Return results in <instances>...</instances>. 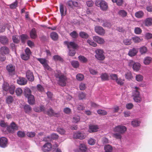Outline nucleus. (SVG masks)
Listing matches in <instances>:
<instances>
[{
    "label": "nucleus",
    "mask_w": 152,
    "mask_h": 152,
    "mask_svg": "<svg viewBox=\"0 0 152 152\" xmlns=\"http://www.w3.org/2000/svg\"><path fill=\"white\" fill-rule=\"evenodd\" d=\"M80 149L82 152H85L87 150V148L84 144H80Z\"/></svg>",
    "instance_id": "obj_49"
},
{
    "label": "nucleus",
    "mask_w": 152,
    "mask_h": 152,
    "mask_svg": "<svg viewBox=\"0 0 152 152\" xmlns=\"http://www.w3.org/2000/svg\"><path fill=\"white\" fill-rule=\"evenodd\" d=\"M54 110L52 108H50L49 110L46 112V113L50 116H53L54 113Z\"/></svg>",
    "instance_id": "obj_54"
},
{
    "label": "nucleus",
    "mask_w": 152,
    "mask_h": 152,
    "mask_svg": "<svg viewBox=\"0 0 152 152\" xmlns=\"http://www.w3.org/2000/svg\"><path fill=\"white\" fill-rule=\"evenodd\" d=\"M133 99L134 101L137 103H140L141 102L142 100V97L140 95L133 97Z\"/></svg>",
    "instance_id": "obj_44"
},
{
    "label": "nucleus",
    "mask_w": 152,
    "mask_h": 152,
    "mask_svg": "<svg viewBox=\"0 0 152 152\" xmlns=\"http://www.w3.org/2000/svg\"><path fill=\"white\" fill-rule=\"evenodd\" d=\"M104 149L105 151H112L113 150L112 147L109 145L105 146L104 147Z\"/></svg>",
    "instance_id": "obj_61"
},
{
    "label": "nucleus",
    "mask_w": 152,
    "mask_h": 152,
    "mask_svg": "<svg viewBox=\"0 0 152 152\" xmlns=\"http://www.w3.org/2000/svg\"><path fill=\"white\" fill-rule=\"evenodd\" d=\"M24 94L26 98L31 95H32L31 90L28 88H26L24 91Z\"/></svg>",
    "instance_id": "obj_24"
},
{
    "label": "nucleus",
    "mask_w": 152,
    "mask_h": 152,
    "mask_svg": "<svg viewBox=\"0 0 152 152\" xmlns=\"http://www.w3.org/2000/svg\"><path fill=\"white\" fill-rule=\"evenodd\" d=\"M93 39L95 41L100 44H103L104 42L103 39L98 36H94Z\"/></svg>",
    "instance_id": "obj_15"
},
{
    "label": "nucleus",
    "mask_w": 152,
    "mask_h": 152,
    "mask_svg": "<svg viewBox=\"0 0 152 152\" xmlns=\"http://www.w3.org/2000/svg\"><path fill=\"white\" fill-rule=\"evenodd\" d=\"M29 57L30 56H29L28 55H26V53L23 54L21 55V58L24 60H28L29 58Z\"/></svg>",
    "instance_id": "obj_60"
},
{
    "label": "nucleus",
    "mask_w": 152,
    "mask_h": 152,
    "mask_svg": "<svg viewBox=\"0 0 152 152\" xmlns=\"http://www.w3.org/2000/svg\"><path fill=\"white\" fill-rule=\"evenodd\" d=\"M133 42L135 43H138L141 41V39L137 37H133L132 38Z\"/></svg>",
    "instance_id": "obj_56"
},
{
    "label": "nucleus",
    "mask_w": 152,
    "mask_h": 152,
    "mask_svg": "<svg viewBox=\"0 0 152 152\" xmlns=\"http://www.w3.org/2000/svg\"><path fill=\"white\" fill-rule=\"evenodd\" d=\"M147 50V48L146 47L144 46L140 49V51L141 54H143L145 53Z\"/></svg>",
    "instance_id": "obj_50"
},
{
    "label": "nucleus",
    "mask_w": 152,
    "mask_h": 152,
    "mask_svg": "<svg viewBox=\"0 0 152 152\" xmlns=\"http://www.w3.org/2000/svg\"><path fill=\"white\" fill-rule=\"evenodd\" d=\"M144 15V13L142 11H138L135 13V15L136 17L138 18H142Z\"/></svg>",
    "instance_id": "obj_38"
},
{
    "label": "nucleus",
    "mask_w": 152,
    "mask_h": 152,
    "mask_svg": "<svg viewBox=\"0 0 152 152\" xmlns=\"http://www.w3.org/2000/svg\"><path fill=\"white\" fill-rule=\"evenodd\" d=\"M15 88V87L14 85H11L10 86L8 91L11 94H14Z\"/></svg>",
    "instance_id": "obj_45"
},
{
    "label": "nucleus",
    "mask_w": 152,
    "mask_h": 152,
    "mask_svg": "<svg viewBox=\"0 0 152 152\" xmlns=\"http://www.w3.org/2000/svg\"><path fill=\"white\" fill-rule=\"evenodd\" d=\"M72 65L74 68H77L79 66V63L77 61H74L72 62Z\"/></svg>",
    "instance_id": "obj_64"
},
{
    "label": "nucleus",
    "mask_w": 152,
    "mask_h": 152,
    "mask_svg": "<svg viewBox=\"0 0 152 152\" xmlns=\"http://www.w3.org/2000/svg\"><path fill=\"white\" fill-rule=\"evenodd\" d=\"M18 129V126L14 122H12L10 125L7 127V130L10 133H13L15 130Z\"/></svg>",
    "instance_id": "obj_5"
},
{
    "label": "nucleus",
    "mask_w": 152,
    "mask_h": 152,
    "mask_svg": "<svg viewBox=\"0 0 152 152\" xmlns=\"http://www.w3.org/2000/svg\"><path fill=\"white\" fill-rule=\"evenodd\" d=\"M88 143L91 145H94L96 143V140L92 138H90L88 140Z\"/></svg>",
    "instance_id": "obj_62"
},
{
    "label": "nucleus",
    "mask_w": 152,
    "mask_h": 152,
    "mask_svg": "<svg viewBox=\"0 0 152 152\" xmlns=\"http://www.w3.org/2000/svg\"><path fill=\"white\" fill-rule=\"evenodd\" d=\"M7 140L5 137H1L0 138V146L2 148H5L7 146Z\"/></svg>",
    "instance_id": "obj_11"
},
{
    "label": "nucleus",
    "mask_w": 152,
    "mask_h": 152,
    "mask_svg": "<svg viewBox=\"0 0 152 152\" xmlns=\"http://www.w3.org/2000/svg\"><path fill=\"white\" fill-rule=\"evenodd\" d=\"M152 60V58L151 57H146L143 60V63L145 65H148L151 63Z\"/></svg>",
    "instance_id": "obj_26"
},
{
    "label": "nucleus",
    "mask_w": 152,
    "mask_h": 152,
    "mask_svg": "<svg viewBox=\"0 0 152 152\" xmlns=\"http://www.w3.org/2000/svg\"><path fill=\"white\" fill-rule=\"evenodd\" d=\"M37 59L42 64L43 66L48 63V61L45 58H37Z\"/></svg>",
    "instance_id": "obj_35"
},
{
    "label": "nucleus",
    "mask_w": 152,
    "mask_h": 152,
    "mask_svg": "<svg viewBox=\"0 0 152 152\" xmlns=\"http://www.w3.org/2000/svg\"><path fill=\"white\" fill-rule=\"evenodd\" d=\"M80 61L83 63H86L88 61V59L84 56H80L78 57Z\"/></svg>",
    "instance_id": "obj_36"
},
{
    "label": "nucleus",
    "mask_w": 152,
    "mask_h": 152,
    "mask_svg": "<svg viewBox=\"0 0 152 152\" xmlns=\"http://www.w3.org/2000/svg\"><path fill=\"white\" fill-rule=\"evenodd\" d=\"M60 11L61 16L63 17L66 14V11H64V6L62 4H60L59 5Z\"/></svg>",
    "instance_id": "obj_21"
},
{
    "label": "nucleus",
    "mask_w": 152,
    "mask_h": 152,
    "mask_svg": "<svg viewBox=\"0 0 152 152\" xmlns=\"http://www.w3.org/2000/svg\"><path fill=\"white\" fill-rule=\"evenodd\" d=\"M12 39L13 42L16 44L18 43L20 41L19 36L18 35L13 36L12 37Z\"/></svg>",
    "instance_id": "obj_41"
},
{
    "label": "nucleus",
    "mask_w": 152,
    "mask_h": 152,
    "mask_svg": "<svg viewBox=\"0 0 152 152\" xmlns=\"http://www.w3.org/2000/svg\"><path fill=\"white\" fill-rule=\"evenodd\" d=\"M140 122L137 120H134L132 122V125L134 127H136L139 125Z\"/></svg>",
    "instance_id": "obj_47"
},
{
    "label": "nucleus",
    "mask_w": 152,
    "mask_h": 152,
    "mask_svg": "<svg viewBox=\"0 0 152 152\" xmlns=\"http://www.w3.org/2000/svg\"><path fill=\"white\" fill-rule=\"evenodd\" d=\"M124 43L126 45H129L132 43L131 39H126L123 40Z\"/></svg>",
    "instance_id": "obj_51"
},
{
    "label": "nucleus",
    "mask_w": 152,
    "mask_h": 152,
    "mask_svg": "<svg viewBox=\"0 0 152 152\" xmlns=\"http://www.w3.org/2000/svg\"><path fill=\"white\" fill-rule=\"evenodd\" d=\"M26 98L28 99V103L31 105H33L34 104L35 102L34 96L32 94Z\"/></svg>",
    "instance_id": "obj_19"
},
{
    "label": "nucleus",
    "mask_w": 152,
    "mask_h": 152,
    "mask_svg": "<svg viewBox=\"0 0 152 152\" xmlns=\"http://www.w3.org/2000/svg\"><path fill=\"white\" fill-rule=\"evenodd\" d=\"M15 93L16 95L18 96H21L23 93V90L21 88H18L15 90Z\"/></svg>",
    "instance_id": "obj_33"
},
{
    "label": "nucleus",
    "mask_w": 152,
    "mask_h": 152,
    "mask_svg": "<svg viewBox=\"0 0 152 152\" xmlns=\"http://www.w3.org/2000/svg\"><path fill=\"white\" fill-rule=\"evenodd\" d=\"M134 31L136 34H139L142 33V30L139 27H136L134 29Z\"/></svg>",
    "instance_id": "obj_59"
},
{
    "label": "nucleus",
    "mask_w": 152,
    "mask_h": 152,
    "mask_svg": "<svg viewBox=\"0 0 152 152\" xmlns=\"http://www.w3.org/2000/svg\"><path fill=\"white\" fill-rule=\"evenodd\" d=\"M138 52V49L134 48L130 50L128 53V55L131 57L134 56L137 54Z\"/></svg>",
    "instance_id": "obj_17"
},
{
    "label": "nucleus",
    "mask_w": 152,
    "mask_h": 152,
    "mask_svg": "<svg viewBox=\"0 0 152 152\" xmlns=\"http://www.w3.org/2000/svg\"><path fill=\"white\" fill-rule=\"evenodd\" d=\"M67 4L69 6L72 8H73V6L79 7L81 6L80 3L77 1H73L71 0L68 1Z\"/></svg>",
    "instance_id": "obj_10"
},
{
    "label": "nucleus",
    "mask_w": 152,
    "mask_h": 152,
    "mask_svg": "<svg viewBox=\"0 0 152 152\" xmlns=\"http://www.w3.org/2000/svg\"><path fill=\"white\" fill-rule=\"evenodd\" d=\"M121 134L119 133H115L113 134V137L116 139H121L122 137Z\"/></svg>",
    "instance_id": "obj_55"
},
{
    "label": "nucleus",
    "mask_w": 152,
    "mask_h": 152,
    "mask_svg": "<svg viewBox=\"0 0 152 152\" xmlns=\"http://www.w3.org/2000/svg\"><path fill=\"white\" fill-rule=\"evenodd\" d=\"M0 52L2 54L5 55L8 54L10 52L9 49L7 47H2L0 49Z\"/></svg>",
    "instance_id": "obj_14"
},
{
    "label": "nucleus",
    "mask_w": 152,
    "mask_h": 152,
    "mask_svg": "<svg viewBox=\"0 0 152 152\" xmlns=\"http://www.w3.org/2000/svg\"><path fill=\"white\" fill-rule=\"evenodd\" d=\"M55 76L56 78H58V83L59 85L62 86L66 85L67 78L65 75L62 74L60 72H58L56 73Z\"/></svg>",
    "instance_id": "obj_1"
},
{
    "label": "nucleus",
    "mask_w": 152,
    "mask_h": 152,
    "mask_svg": "<svg viewBox=\"0 0 152 152\" xmlns=\"http://www.w3.org/2000/svg\"><path fill=\"white\" fill-rule=\"evenodd\" d=\"M13 98L12 96H7L6 99V101L8 104H10L12 102Z\"/></svg>",
    "instance_id": "obj_58"
},
{
    "label": "nucleus",
    "mask_w": 152,
    "mask_h": 152,
    "mask_svg": "<svg viewBox=\"0 0 152 152\" xmlns=\"http://www.w3.org/2000/svg\"><path fill=\"white\" fill-rule=\"evenodd\" d=\"M99 129L97 125H91L89 126V132H96L98 131Z\"/></svg>",
    "instance_id": "obj_20"
},
{
    "label": "nucleus",
    "mask_w": 152,
    "mask_h": 152,
    "mask_svg": "<svg viewBox=\"0 0 152 152\" xmlns=\"http://www.w3.org/2000/svg\"><path fill=\"white\" fill-rule=\"evenodd\" d=\"M140 64L138 63H134L133 65V69L136 71H138L140 69Z\"/></svg>",
    "instance_id": "obj_28"
},
{
    "label": "nucleus",
    "mask_w": 152,
    "mask_h": 152,
    "mask_svg": "<svg viewBox=\"0 0 152 152\" xmlns=\"http://www.w3.org/2000/svg\"><path fill=\"white\" fill-rule=\"evenodd\" d=\"M96 54L95 57L97 59L100 60H103L104 58L105 57L103 54V51L101 49H97L95 51Z\"/></svg>",
    "instance_id": "obj_4"
},
{
    "label": "nucleus",
    "mask_w": 152,
    "mask_h": 152,
    "mask_svg": "<svg viewBox=\"0 0 152 152\" xmlns=\"http://www.w3.org/2000/svg\"><path fill=\"white\" fill-rule=\"evenodd\" d=\"M17 135L19 137L23 138L25 137L26 134L24 131H19L18 132Z\"/></svg>",
    "instance_id": "obj_43"
},
{
    "label": "nucleus",
    "mask_w": 152,
    "mask_h": 152,
    "mask_svg": "<svg viewBox=\"0 0 152 152\" xmlns=\"http://www.w3.org/2000/svg\"><path fill=\"white\" fill-rule=\"evenodd\" d=\"M100 78L102 81L109 80V76L106 73H102L100 76Z\"/></svg>",
    "instance_id": "obj_27"
},
{
    "label": "nucleus",
    "mask_w": 152,
    "mask_h": 152,
    "mask_svg": "<svg viewBox=\"0 0 152 152\" xmlns=\"http://www.w3.org/2000/svg\"><path fill=\"white\" fill-rule=\"evenodd\" d=\"M21 40L22 43L24 44L26 41L29 39L28 36L26 34H22L20 36Z\"/></svg>",
    "instance_id": "obj_23"
},
{
    "label": "nucleus",
    "mask_w": 152,
    "mask_h": 152,
    "mask_svg": "<svg viewBox=\"0 0 152 152\" xmlns=\"http://www.w3.org/2000/svg\"><path fill=\"white\" fill-rule=\"evenodd\" d=\"M26 76L28 80L31 81H32L34 80V77L33 73L30 70H28L26 73Z\"/></svg>",
    "instance_id": "obj_13"
},
{
    "label": "nucleus",
    "mask_w": 152,
    "mask_h": 152,
    "mask_svg": "<svg viewBox=\"0 0 152 152\" xmlns=\"http://www.w3.org/2000/svg\"><path fill=\"white\" fill-rule=\"evenodd\" d=\"M96 5L100 7V9L103 11H106L108 8L107 3L104 1H101L99 2H96L95 3Z\"/></svg>",
    "instance_id": "obj_2"
},
{
    "label": "nucleus",
    "mask_w": 152,
    "mask_h": 152,
    "mask_svg": "<svg viewBox=\"0 0 152 152\" xmlns=\"http://www.w3.org/2000/svg\"><path fill=\"white\" fill-rule=\"evenodd\" d=\"M127 129V128L125 126L119 125L116 126L114 128V131L115 132L123 134L126 131Z\"/></svg>",
    "instance_id": "obj_3"
},
{
    "label": "nucleus",
    "mask_w": 152,
    "mask_h": 152,
    "mask_svg": "<svg viewBox=\"0 0 152 152\" xmlns=\"http://www.w3.org/2000/svg\"><path fill=\"white\" fill-rule=\"evenodd\" d=\"M45 107L43 106L36 107L34 108V110L36 112H39L44 110Z\"/></svg>",
    "instance_id": "obj_31"
},
{
    "label": "nucleus",
    "mask_w": 152,
    "mask_h": 152,
    "mask_svg": "<svg viewBox=\"0 0 152 152\" xmlns=\"http://www.w3.org/2000/svg\"><path fill=\"white\" fill-rule=\"evenodd\" d=\"M31 37L33 39H35L37 37L36 31L35 28H33L30 33Z\"/></svg>",
    "instance_id": "obj_22"
},
{
    "label": "nucleus",
    "mask_w": 152,
    "mask_h": 152,
    "mask_svg": "<svg viewBox=\"0 0 152 152\" xmlns=\"http://www.w3.org/2000/svg\"><path fill=\"white\" fill-rule=\"evenodd\" d=\"M0 42L3 45H5L8 43V40L6 36H0Z\"/></svg>",
    "instance_id": "obj_18"
},
{
    "label": "nucleus",
    "mask_w": 152,
    "mask_h": 152,
    "mask_svg": "<svg viewBox=\"0 0 152 152\" xmlns=\"http://www.w3.org/2000/svg\"><path fill=\"white\" fill-rule=\"evenodd\" d=\"M80 36L83 38L87 39L89 36L87 34L83 31H81L79 33Z\"/></svg>",
    "instance_id": "obj_37"
},
{
    "label": "nucleus",
    "mask_w": 152,
    "mask_h": 152,
    "mask_svg": "<svg viewBox=\"0 0 152 152\" xmlns=\"http://www.w3.org/2000/svg\"><path fill=\"white\" fill-rule=\"evenodd\" d=\"M76 78L78 80L81 81L84 79V76L81 74H78L76 75Z\"/></svg>",
    "instance_id": "obj_46"
},
{
    "label": "nucleus",
    "mask_w": 152,
    "mask_h": 152,
    "mask_svg": "<svg viewBox=\"0 0 152 152\" xmlns=\"http://www.w3.org/2000/svg\"><path fill=\"white\" fill-rule=\"evenodd\" d=\"M53 59L55 61H59L61 62L63 61V58L60 56L58 55H55L53 56Z\"/></svg>",
    "instance_id": "obj_39"
},
{
    "label": "nucleus",
    "mask_w": 152,
    "mask_h": 152,
    "mask_svg": "<svg viewBox=\"0 0 152 152\" xmlns=\"http://www.w3.org/2000/svg\"><path fill=\"white\" fill-rule=\"evenodd\" d=\"M95 32L100 35H104L105 33V31L101 26H96L94 28Z\"/></svg>",
    "instance_id": "obj_7"
},
{
    "label": "nucleus",
    "mask_w": 152,
    "mask_h": 152,
    "mask_svg": "<svg viewBox=\"0 0 152 152\" xmlns=\"http://www.w3.org/2000/svg\"><path fill=\"white\" fill-rule=\"evenodd\" d=\"M97 113L99 114L102 115H105L107 114L106 111L102 110H98L97 111Z\"/></svg>",
    "instance_id": "obj_52"
},
{
    "label": "nucleus",
    "mask_w": 152,
    "mask_h": 152,
    "mask_svg": "<svg viewBox=\"0 0 152 152\" xmlns=\"http://www.w3.org/2000/svg\"><path fill=\"white\" fill-rule=\"evenodd\" d=\"M135 90H134L132 93V96L133 97L140 95L138 91L139 88L137 87H135Z\"/></svg>",
    "instance_id": "obj_30"
},
{
    "label": "nucleus",
    "mask_w": 152,
    "mask_h": 152,
    "mask_svg": "<svg viewBox=\"0 0 152 152\" xmlns=\"http://www.w3.org/2000/svg\"><path fill=\"white\" fill-rule=\"evenodd\" d=\"M87 42L90 45L93 47H95L97 46V44L91 39H88Z\"/></svg>",
    "instance_id": "obj_57"
},
{
    "label": "nucleus",
    "mask_w": 152,
    "mask_h": 152,
    "mask_svg": "<svg viewBox=\"0 0 152 152\" xmlns=\"http://www.w3.org/2000/svg\"><path fill=\"white\" fill-rule=\"evenodd\" d=\"M6 69L10 74L13 73L15 72V67L12 64H10L7 66Z\"/></svg>",
    "instance_id": "obj_12"
},
{
    "label": "nucleus",
    "mask_w": 152,
    "mask_h": 152,
    "mask_svg": "<svg viewBox=\"0 0 152 152\" xmlns=\"http://www.w3.org/2000/svg\"><path fill=\"white\" fill-rule=\"evenodd\" d=\"M64 44L67 46V48L69 49L71 48L73 49H75L77 46V45L73 42H69L67 41H65L64 42Z\"/></svg>",
    "instance_id": "obj_8"
},
{
    "label": "nucleus",
    "mask_w": 152,
    "mask_h": 152,
    "mask_svg": "<svg viewBox=\"0 0 152 152\" xmlns=\"http://www.w3.org/2000/svg\"><path fill=\"white\" fill-rule=\"evenodd\" d=\"M86 135L85 133L78 132L74 133L73 134V138L78 139L80 140H83L85 138Z\"/></svg>",
    "instance_id": "obj_6"
},
{
    "label": "nucleus",
    "mask_w": 152,
    "mask_h": 152,
    "mask_svg": "<svg viewBox=\"0 0 152 152\" xmlns=\"http://www.w3.org/2000/svg\"><path fill=\"white\" fill-rule=\"evenodd\" d=\"M17 83L21 85H26L27 83V80L23 77H19L17 80Z\"/></svg>",
    "instance_id": "obj_16"
},
{
    "label": "nucleus",
    "mask_w": 152,
    "mask_h": 152,
    "mask_svg": "<svg viewBox=\"0 0 152 152\" xmlns=\"http://www.w3.org/2000/svg\"><path fill=\"white\" fill-rule=\"evenodd\" d=\"M115 81L118 84L121 86L124 85V79H121L120 78H118Z\"/></svg>",
    "instance_id": "obj_40"
},
{
    "label": "nucleus",
    "mask_w": 152,
    "mask_h": 152,
    "mask_svg": "<svg viewBox=\"0 0 152 152\" xmlns=\"http://www.w3.org/2000/svg\"><path fill=\"white\" fill-rule=\"evenodd\" d=\"M24 109L26 113H30L32 110L31 107L28 104H26L24 106Z\"/></svg>",
    "instance_id": "obj_29"
},
{
    "label": "nucleus",
    "mask_w": 152,
    "mask_h": 152,
    "mask_svg": "<svg viewBox=\"0 0 152 152\" xmlns=\"http://www.w3.org/2000/svg\"><path fill=\"white\" fill-rule=\"evenodd\" d=\"M118 13L119 15L123 17H125L127 15V12L124 10H119Z\"/></svg>",
    "instance_id": "obj_34"
},
{
    "label": "nucleus",
    "mask_w": 152,
    "mask_h": 152,
    "mask_svg": "<svg viewBox=\"0 0 152 152\" xmlns=\"http://www.w3.org/2000/svg\"><path fill=\"white\" fill-rule=\"evenodd\" d=\"M113 3H116L117 5L121 6L123 3V0H111Z\"/></svg>",
    "instance_id": "obj_53"
},
{
    "label": "nucleus",
    "mask_w": 152,
    "mask_h": 152,
    "mask_svg": "<svg viewBox=\"0 0 152 152\" xmlns=\"http://www.w3.org/2000/svg\"><path fill=\"white\" fill-rule=\"evenodd\" d=\"M145 26H151L152 24V19L151 18H146L144 21Z\"/></svg>",
    "instance_id": "obj_25"
},
{
    "label": "nucleus",
    "mask_w": 152,
    "mask_h": 152,
    "mask_svg": "<svg viewBox=\"0 0 152 152\" xmlns=\"http://www.w3.org/2000/svg\"><path fill=\"white\" fill-rule=\"evenodd\" d=\"M50 36L52 39L55 41L57 40L58 38V34L55 32L51 33L50 34Z\"/></svg>",
    "instance_id": "obj_32"
},
{
    "label": "nucleus",
    "mask_w": 152,
    "mask_h": 152,
    "mask_svg": "<svg viewBox=\"0 0 152 152\" xmlns=\"http://www.w3.org/2000/svg\"><path fill=\"white\" fill-rule=\"evenodd\" d=\"M52 148L51 144L49 142H47L43 145L42 150L44 152H48L51 150Z\"/></svg>",
    "instance_id": "obj_9"
},
{
    "label": "nucleus",
    "mask_w": 152,
    "mask_h": 152,
    "mask_svg": "<svg viewBox=\"0 0 152 152\" xmlns=\"http://www.w3.org/2000/svg\"><path fill=\"white\" fill-rule=\"evenodd\" d=\"M73 38H76L78 37V34L75 31H73L69 34Z\"/></svg>",
    "instance_id": "obj_48"
},
{
    "label": "nucleus",
    "mask_w": 152,
    "mask_h": 152,
    "mask_svg": "<svg viewBox=\"0 0 152 152\" xmlns=\"http://www.w3.org/2000/svg\"><path fill=\"white\" fill-rule=\"evenodd\" d=\"M143 79V77L141 75H138L136 76V79L138 82H140L142 81Z\"/></svg>",
    "instance_id": "obj_63"
},
{
    "label": "nucleus",
    "mask_w": 152,
    "mask_h": 152,
    "mask_svg": "<svg viewBox=\"0 0 152 152\" xmlns=\"http://www.w3.org/2000/svg\"><path fill=\"white\" fill-rule=\"evenodd\" d=\"M10 86L8 83H4L3 84L2 88L3 90L6 91H8V89Z\"/></svg>",
    "instance_id": "obj_42"
}]
</instances>
